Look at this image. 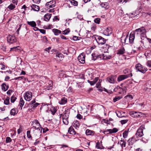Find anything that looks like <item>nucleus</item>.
Here are the masks:
<instances>
[{
    "mask_svg": "<svg viewBox=\"0 0 151 151\" xmlns=\"http://www.w3.org/2000/svg\"><path fill=\"white\" fill-rule=\"evenodd\" d=\"M15 6L12 4H11L7 7V8L9 10H13L15 8Z\"/></svg>",
    "mask_w": 151,
    "mask_h": 151,
    "instance_id": "72a5a7b5",
    "label": "nucleus"
},
{
    "mask_svg": "<svg viewBox=\"0 0 151 151\" xmlns=\"http://www.w3.org/2000/svg\"><path fill=\"white\" fill-rule=\"evenodd\" d=\"M144 128V125H141L138 129L137 132L135 134L136 136L138 137H142L143 135V131Z\"/></svg>",
    "mask_w": 151,
    "mask_h": 151,
    "instance_id": "20e7f679",
    "label": "nucleus"
},
{
    "mask_svg": "<svg viewBox=\"0 0 151 151\" xmlns=\"http://www.w3.org/2000/svg\"><path fill=\"white\" fill-rule=\"evenodd\" d=\"M16 99V98L14 96H12L11 97V101L12 103H14Z\"/></svg>",
    "mask_w": 151,
    "mask_h": 151,
    "instance_id": "603ef678",
    "label": "nucleus"
},
{
    "mask_svg": "<svg viewBox=\"0 0 151 151\" xmlns=\"http://www.w3.org/2000/svg\"><path fill=\"white\" fill-rule=\"evenodd\" d=\"M109 47V46L107 44L105 45L103 47V48L104 49V51L105 52H107Z\"/></svg>",
    "mask_w": 151,
    "mask_h": 151,
    "instance_id": "58836bf2",
    "label": "nucleus"
},
{
    "mask_svg": "<svg viewBox=\"0 0 151 151\" xmlns=\"http://www.w3.org/2000/svg\"><path fill=\"white\" fill-rule=\"evenodd\" d=\"M27 23L28 25H30L33 27H35L36 26V22L34 21L31 22L28 21Z\"/></svg>",
    "mask_w": 151,
    "mask_h": 151,
    "instance_id": "473e14b6",
    "label": "nucleus"
},
{
    "mask_svg": "<svg viewBox=\"0 0 151 151\" xmlns=\"http://www.w3.org/2000/svg\"><path fill=\"white\" fill-rule=\"evenodd\" d=\"M23 130V129L22 127H20L17 130V133L18 134H20Z\"/></svg>",
    "mask_w": 151,
    "mask_h": 151,
    "instance_id": "4d7b16f0",
    "label": "nucleus"
},
{
    "mask_svg": "<svg viewBox=\"0 0 151 151\" xmlns=\"http://www.w3.org/2000/svg\"><path fill=\"white\" fill-rule=\"evenodd\" d=\"M112 32V29L110 27H107L103 31V34L106 36H109Z\"/></svg>",
    "mask_w": 151,
    "mask_h": 151,
    "instance_id": "1a4fd4ad",
    "label": "nucleus"
},
{
    "mask_svg": "<svg viewBox=\"0 0 151 151\" xmlns=\"http://www.w3.org/2000/svg\"><path fill=\"white\" fill-rule=\"evenodd\" d=\"M124 73L125 74H129L131 73L130 70L128 69H126L123 71Z\"/></svg>",
    "mask_w": 151,
    "mask_h": 151,
    "instance_id": "49530a36",
    "label": "nucleus"
},
{
    "mask_svg": "<svg viewBox=\"0 0 151 151\" xmlns=\"http://www.w3.org/2000/svg\"><path fill=\"white\" fill-rule=\"evenodd\" d=\"M24 104V101L22 98H21L20 100L19 104L20 107H22Z\"/></svg>",
    "mask_w": 151,
    "mask_h": 151,
    "instance_id": "a19ab883",
    "label": "nucleus"
},
{
    "mask_svg": "<svg viewBox=\"0 0 151 151\" xmlns=\"http://www.w3.org/2000/svg\"><path fill=\"white\" fill-rule=\"evenodd\" d=\"M94 22L95 23L99 24L100 22V19L99 18L95 19L94 20Z\"/></svg>",
    "mask_w": 151,
    "mask_h": 151,
    "instance_id": "3c124183",
    "label": "nucleus"
},
{
    "mask_svg": "<svg viewBox=\"0 0 151 151\" xmlns=\"http://www.w3.org/2000/svg\"><path fill=\"white\" fill-rule=\"evenodd\" d=\"M111 133L116 132L118 131V129L115 128H114L112 129H111Z\"/></svg>",
    "mask_w": 151,
    "mask_h": 151,
    "instance_id": "864d4df0",
    "label": "nucleus"
},
{
    "mask_svg": "<svg viewBox=\"0 0 151 151\" xmlns=\"http://www.w3.org/2000/svg\"><path fill=\"white\" fill-rule=\"evenodd\" d=\"M51 14H46L44 16V19L46 21H48L50 18Z\"/></svg>",
    "mask_w": 151,
    "mask_h": 151,
    "instance_id": "b1692460",
    "label": "nucleus"
},
{
    "mask_svg": "<svg viewBox=\"0 0 151 151\" xmlns=\"http://www.w3.org/2000/svg\"><path fill=\"white\" fill-rule=\"evenodd\" d=\"M63 54L60 52H58L56 54V59L57 61L60 62L62 61L63 58Z\"/></svg>",
    "mask_w": 151,
    "mask_h": 151,
    "instance_id": "4468645a",
    "label": "nucleus"
},
{
    "mask_svg": "<svg viewBox=\"0 0 151 151\" xmlns=\"http://www.w3.org/2000/svg\"><path fill=\"white\" fill-rule=\"evenodd\" d=\"M24 99L27 101H30L32 98V93L30 91H27L24 94Z\"/></svg>",
    "mask_w": 151,
    "mask_h": 151,
    "instance_id": "423d86ee",
    "label": "nucleus"
},
{
    "mask_svg": "<svg viewBox=\"0 0 151 151\" xmlns=\"http://www.w3.org/2000/svg\"><path fill=\"white\" fill-rule=\"evenodd\" d=\"M111 129H107L105 131L103 132V133L105 134H111Z\"/></svg>",
    "mask_w": 151,
    "mask_h": 151,
    "instance_id": "37998d69",
    "label": "nucleus"
},
{
    "mask_svg": "<svg viewBox=\"0 0 151 151\" xmlns=\"http://www.w3.org/2000/svg\"><path fill=\"white\" fill-rule=\"evenodd\" d=\"M52 32L55 35H58L59 34L61 33V31L60 30L56 29H53Z\"/></svg>",
    "mask_w": 151,
    "mask_h": 151,
    "instance_id": "412c9836",
    "label": "nucleus"
},
{
    "mask_svg": "<svg viewBox=\"0 0 151 151\" xmlns=\"http://www.w3.org/2000/svg\"><path fill=\"white\" fill-rule=\"evenodd\" d=\"M144 15L146 17H151V13L149 12L144 13Z\"/></svg>",
    "mask_w": 151,
    "mask_h": 151,
    "instance_id": "13d9d810",
    "label": "nucleus"
},
{
    "mask_svg": "<svg viewBox=\"0 0 151 151\" xmlns=\"http://www.w3.org/2000/svg\"><path fill=\"white\" fill-rule=\"evenodd\" d=\"M87 82L88 83H89L91 86H93L95 84L93 81H90L89 80H88Z\"/></svg>",
    "mask_w": 151,
    "mask_h": 151,
    "instance_id": "bf43d9fd",
    "label": "nucleus"
},
{
    "mask_svg": "<svg viewBox=\"0 0 151 151\" xmlns=\"http://www.w3.org/2000/svg\"><path fill=\"white\" fill-rule=\"evenodd\" d=\"M115 78L114 76H111L107 79L108 81L111 83H114L115 82Z\"/></svg>",
    "mask_w": 151,
    "mask_h": 151,
    "instance_id": "393cba45",
    "label": "nucleus"
},
{
    "mask_svg": "<svg viewBox=\"0 0 151 151\" xmlns=\"http://www.w3.org/2000/svg\"><path fill=\"white\" fill-rule=\"evenodd\" d=\"M138 140V137L135 135L129 139L128 140V142L130 145H132L136 141H137Z\"/></svg>",
    "mask_w": 151,
    "mask_h": 151,
    "instance_id": "ddd939ff",
    "label": "nucleus"
},
{
    "mask_svg": "<svg viewBox=\"0 0 151 151\" xmlns=\"http://www.w3.org/2000/svg\"><path fill=\"white\" fill-rule=\"evenodd\" d=\"M95 39L99 45H104L106 42L105 39L100 36H96Z\"/></svg>",
    "mask_w": 151,
    "mask_h": 151,
    "instance_id": "7ed1b4c3",
    "label": "nucleus"
},
{
    "mask_svg": "<svg viewBox=\"0 0 151 151\" xmlns=\"http://www.w3.org/2000/svg\"><path fill=\"white\" fill-rule=\"evenodd\" d=\"M32 9L35 11H38L40 10L39 6L35 4H33L31 6Z\"/></svg>",
    "mask_w": 151,
    "mask_h": 151,
    "instance_id": "bb28decb",
    "label": "nucleus"
},
{
    "mask_svg": "<svg viewBox=\"0 0 151 151\" xmlns=\"http://www.w3.org/2000/svg\"><path fill=\"white\" fill-rule=\"evenodd\" d=\"M40 130V129H36L33 130L34 132L33 134L34 136H37L38 137H40V136L42 132V128H41V132H40V133L39 134L38 132L39 130Z\"/></svg>",
    "mask_w": 151,
    "mask_h": 151,
    "instance_id": "f3484780",
    "label": "nucleus"
},
{
    "mask_svg": "<svg viewBox=\"0 0 151 151\" xmlns=\"http://www.w3.org/2000/svg\"><path fill=\"white\" fill-rule=\"evenodd\" d=\"M53 20L54 21H59V19L58 18V17L57 16H55L54 17Z\"/></svg>",
    "mask_w": 151,
    "mask_h": 151,
    "instance_id": "69168bd1",
    "label": "nucleus"
},
{
    "mask_svg": "<svg viewBox=\"0 0 151 151\" xmlns=\"http://www.w3.org/2000/svg\"><path fill=\"white\" fill-rule=\"evenodd\" d=\"M18 113V111L16 109H12L10 111V114L11 115L13 116L16 115Z\"/></svg>",
    "mask_w": 151,
    "mask_h": 151,
    "instance_id": "c85d7f7f",
    "label": "nucleus"
},
{
    "mask_svg": "<svg viewBox=\"0 0 151 151\" xmlns=\"http://www.w3.org/2000/svg\"><path fill=\"white\" fill-rule=\"evenodd\" d=\"M67 101V99L64 97L62 98L59 101V104L60 105H64L65 104Z\"/></svg>",
    "mask_w": 151,
    "mask_h": 151,
    "instance_id": "aec40b11",
    "label": "nucleus"
},
{
    "mask_svg": "<svg viewBox=\"0 0 151 151\" xmlns=\"http://www.w3.org/2000/svg\"><path fill=\"white\" fill-rule=\"evenodd\" d=\"M147 66L151 67V60L148 61L147 63Z\"/></svg>",
    "mask_w": 151,
    "mask_h": 151,
    "instance_id": "0e129e2a",
    "label": "nucleus"
},
{
    "mask_svg": "<svg viewBox=\"0 0 151 151\" xmlns=\"http://www.w3.org/2000/svg\"><path fill=\"white\" fill-rule=\"evenodd\" d=\"M57 107H52L50 110L52 114H55L57 111Z\"/></svg>",
    "mask_w": 151,
    "mask_h": 151,
    "instance_id": "f704fd0d",
    "label": "nucleus"
},
{
    "mask_svg": "<svg viewBox=\"0 0 151 151\" xmlns=\"http://www.w3.org/2000/svg\"><path fill=\"white\" fill-rule=\"evenodd\" d=\"M86 134L87 135H92L94 134V132L92 130L88 129L86 131Z\"/></svg>",
    "mask_w": 151,
    "mask_h": 151,
    "instance_id": "7c9ffc66",
    "label": "nucleus"
},
{
    "mask_svg": "<svg viewBox=\"0 0 151 151\" xmlns=\"http://www.w3.org/2000/svg\"><path fill=\"white\" fill-rule=\"evenodd\" d=\"M129 114L132 116L134 117H141L143 114L140 112L136 111L131 112Z\"/></svg>",
    "mask_w": 151,
    "mask_h": 151,
    "instance_id": "9d476101",
    "label": "nucleus"
},
{
    "mask_svg": "<svg viewBox=\"0 0 151 151\" xmlns=\"http://www.w3.org/2000/svg\"><path fill=\"white\" fill-rule=\"evenodd\" d=\"M132 73H130L129 74L120 75L117 78V81L119 82L129 77H132Z\"/></svg>",
    "mask_w": 151,
    "mask_h": 151,
    "instance_id": "39448f33",
    "label": "nucleus"
},
{
    "mask_svg": "<svg viewBox=\"0 0 151 151\" xmlns=\"http://www.w3.org/2000/svg\"><path fill=\"white\" fill-rule=\"evenodd\" d=\"M145 32V30L144 27H141L135 30L134 33L135 35H144Z\"/></svg>",
    "mask_w": 151,
    "mask_h": 151,
    "instance_id": "0eeeda50",
    "label": "nucleus"
},
{
    "mask_svg": "<svg viewBox=\"0 0 151 151\" xmlns=\"http://www.w3.org/2000/svg\"><path fill=\"white\" fill-rule=\"evenodd\" d=\"M122 96H116L115 98L114 99V101L115 102H116V101L119 100L120 99L122 98Z\"/></svg>",
    "mask_w": 151,
    "mask_h": 151,
    "instance_id": "79ce46f5",
    "label": "nucleus"
},
{
    "mask_svg": "<svg viewBox=\"0 0 151 151\" xmlns=\"http://www.w3.org/2000/svg\"><path fill=\"white\" fill-rule=\"evenodd\" d=\"M70 31L69 28L67 29L66 30L63 31V34L64 35H67Z\"/></svg>",
    "mask_w": 151,
    "mask_h": 151,
    "instance_id": "ea45409f",
    "label": "nucleus"
},
{
    "mask_svg": "<svg viewBox=\"0 0 151 151\" xmlns=\"http://www.w3.org/2000/svg\"><path fill=\"white\" fill-rule=\"evenodd\" d=\"M4 103L6 105H8L9 103V98L7 97L4 101Z\"/></svg>",
    "mask_w": 151,
    "mask_h": 151,
    "instance_id": "c03bdc74",
    "label": "nucleus"
},
{
    "mask_svg": "<svg viewBox=\"0 0 151 151\" xmlns=\"http://www.w3.org/2000/svg\"><path fill=\"white\" fill-rule=\"evenodd\" d=\"M125 51L124 49V48H122L118 50L116 53L118 55H122L124 53Z\"/></svg>",
    "mask_w": 151,
    "mask_h": 151,
    "instance_id": "c756f323",
    "label": "nucleus"
},
{
    "mask_svg": "<svg viewBox=\"0 0 151 151\" xmlns=\"http://www.w3.org/2000/svg\"><path fill=\"white\" fill-rule=\"evenodd\" d=\"M85 55L84 53L81 54L78 57V59L79 61L82 64H84L85 62Z\"/></svg>",
    "mask_w": 151,
    "mask_h": 151,
    "instance_id": "9b49d317",
    "label": "nucleus"
},
{
    "mask_svg": "<svg viewBox=\"0 0 151 151\" xmlns=\"http://www.w3.org/2000/svg\"><path fill=\"white\" fill-rule=\"evenodd\" d=\"M135 35L134 33H131L129 35V42L130 43H132L134 41V35Z\"/></svg>",
    "mask_w": 151,
    "mask_h": 151,
    "instance_id": "a211bd4d",
    "label": "nucleus"
},
{
    "mask_svg": "<svg viewBox=\"0 0 151 151\" xmlns=\"http://www.w3.org/2000/svg\"><path fill=\"white\" fill-rule=\"evenodd\" d=\"M102 56L103 59L104 60L110 59L112 57L111 56L106 54H103Z\"/></svg>",
    "mask_w": 151,
    "mask_h": 151,
    "instance_id": "6ab92c4d",
    "label": "nucleus"
},
{
    "mask_svg": "<svg viewBox=\"0 0 151 151\" xmlns=\"http://www.w3.org/2000/svg\"><path fill=\"white\" fill-rule=\"evenodd\" d=\"M76 117L77 119H82V116L80 114H78L76 116Z\"/></svg>",
    "mask_w": 151,
    "mask_h": 151,
    "instance_id": "052dcab7",
    "label": "nucleus"
},
{
    "mask_svg": "<svg viewBox=\"0 0 151 151\" xmlns=\"http://www.w3.org/2000/svg\"><path fill=\"white\" fill-rule=\"evenodd\" d=\"M12 141V139L9 137H7L6 139V143H10Z\"/></svg>",
    "mask_w": 151,
    "mask_h": 151,
    "instance_id": "8fccbe9b",
    "label": "nucleus"
},
{
    "mask_svg": "<svg viewBox=\"0 0 151 151\" xmlns=\"http://www.w3.org/2000/svg\"><path fill=\"white\" fill-rule=\"evenodd\" d=\"M32 127L31 129H40V130H39L38 133L39 134H40L42 127L38 121L37 119H35L32 122Z\"/></svg>",
    "mask_w": 151,
    "mask_h": 151,
    "instance_id": "f257e3e1",
    "label": "nucleus"
},
{
    "mask_svg": "<svg viewBox=\"0 0 151 151\" xmlns=\"http://www.w3.org/2000/svg\"><path fill=\"white\" fill-rule=\"evenodd\" d=\"M128 134V131L127 130H125L123 133V136L124 138H127Z\"/></svg>",
    "mask_w": 151,
    "mask_h": 151,
    "instance_id": "e433bc0d",
    "label": "nucleus"
},
{
    "mask_svg": "<svg viewBox=\"0 0 151 151\" xmlns=\"http://www.w3.org/2000/svg\"><path fill=\"white\" fill-rule=\"evenodd\" d=\"M27 137L29 139H32V137L31 135L30 134V131H28L27 132Z\"/></svg>",
    "mask_w": 151,
    "mask_h": 151,
    "instance_id": "09e8293b",
    "label": "nucleus"
},
{
    "mask_svg": "<svg viewBox=\"0 0 151 151\" xmlns=\"http://www.w3.org/2000/svg\"><path fill=\"white\" fill-rule=\"evenodd\" d=\"M40 32L43 34L45 33V30L44 29H39Z\"/></svg>",
    "mask_w": 151,
    "mask_h": 151,
    "instance_id": "e2e57ef3",
    "label": "nucleus"
},
{
    "mask_svg": "<svg viewBox=\"0 0 151 151\" xmlns=\"http://www.w3.org/2000/svg\"><path fill=\"white\" fill-rule=\"evenodd\" d=\"M127 121L128 120H123L121 121V124H123L126 123Z\"/></svg>",
    "mask_w": 151,
    "mask_h": 151,
    "instance_id": "680f3d73",
    "label": "nucleus"
},
{
    "mask_svg": "<svg viewBox=\"0 0 151 151\" xmlns=\"http://www.w3.org/2000/svg\"><path fill=\"white\" fill-rule=\"evenodd\" d=\"M125 98H127V99L129 100H131L133 99V97L132 95H127L125 96Z\"/></svg>",
    "mask_w": 151,
    "mask_h": 151,
    "instance_id": "6e6d98bb",
    "label": "nucleus"
},
{
    "mask_svg": "<svg viewBox=\"0 0 151 151\" xmlns=\"http://www.w3.org/2000/svg\"><path fill=\"white\" fill-rule=\"evenodd\" d=\"M102 81L101 80L99 79V82L98 83H97L96 84V87L97 88H99L100 87L101 84L100 83Z\"/></svg>",
    "mask_w": 151,
    "mask_h": 151,
    "instance_id": "5fc2aeb1",
    "label": "nucleus"
},
{
    "mask_svg": "<svg viewBox=\"0 0 151 151\" xmlns=\"http://www.w3.org/2000/svg\"><path fill=\"white\" fill-rule=\"evenodd\" d=\"M20 47L19 46H18L16 47H14L12 48H10V51H16L17 50H19L20 49Z\"/></svg>",
    "mask_w": 151,
    "mask_h": 151,
    "instance_id": "4c0bfd02",
    "label": "nucleus"
},
{
    "mask_svg": "<svg viewBox=\"0 0 151 151\" xmlns=\"http://www.w3.org/2000/svg\"><path fill=\"white\" fill-rule=\"evenodd\" d=\"M127 90V88L126 87H124L122 88L119 86H117L114 89V91H117V90H118L119 91L122 90L124 93L126 92Z\"/></svg>",
    "mask_w": 151,
    "mask_h": 151,
    "instance_id": "2eb2a0df",
    "label": "nucleus"
},
{
    "mask_svg": "<svg viewBox=\"0 0 151 151\" xmlns=\"http://www.w3.org/2000/svg\"><path fill=\"white\" fill-rule=\"evenodd\" d=\"M12 92V90H9L7 92V94L9 95H10Z\"/></svg>",
    "mask_w": 151,
    "mask_h": 151,
    "instance_id": "774afa93",
    "label": "nucleus"
},
{
    "mask_svg": "<svg viewBox=\"0 0 151 151\" xmlns=\"http://www.w3.org/2000/svg\"><path fill=\"white\" fill-rule=\"evenodd\" d=\"M73 125L75 128L77 129L79 127L80 124L78 121L77 120H76L74 121L73 122Z\"/></svg>",
    "mask_w": 151,
    "mask_h": 151,
    "instance_id": "4be33fe9",
    "label": "nucleus"
},
{
    "mask_svg": "<svg viewBox=\"0 0 151 151\" xmlns=\"http://www.w3.org/2000/svg\"><path fill=\"white\" fill-rule=\"evenodd\" d=\"M69 112L68 111L65 110L64 114L63 115V118L68 119Z\"/></svg>",
    "mask_w": 151,
    "mask_h": 151,
    "instance_id": "cd10ccee",
    "label": "nucleus"
},
{
    "mask_svg": "<svg viewBox=\"0 0 151 151\" xmlns=\"http://www.w3.org/2000/svg\"><path fill=\"white\" fill-rule=\"evenodd\" d=\"M68 132L70 134H76V132L72 127H70L69 128L68 130Z\"/></svg>",
    "mask_w": 151,
    "mask_h": 151,
    "instance_id": "a878e982",
    "label": "nucleus"
},
{
    "mask_svg": "<svg viewBox=\"0 0 151 151\" xmlns=\"http://www.w3.org/2000/svg\"><path fill=\"white\" fill-rule=\"evenodd\" d=\"M63 123L66 125H67L68 124V119L63 118Z\"/></svg>",
    "mask_w": 151,
    "mask_h": 151,
    "instance_id": "a18cd8bd",
    "label": "nucleus"
},
{
    "mask_svg": "<svg viewBox=\"0 0 151 151\" xmlns=\"http://www.w3.org/2000/svg\"><path fill=\"white\" fill-rule=\"evenodd\" d=\"M56 2L55 0H52L47 2L45 6L47 8H51L54 7L55 6Z\"/></svg>",
    "mask_w": 151,
    "mask_h": 151,
    "instance_id": "6e6552de",
    "label": "nucleus"
},
{
    "mask_svg": "<svg viewBox=\"0 0 151 151\" xmlns=\"http://www.w3.org/2000/svg\"><path fill=\"white\" fill-rule=\"evenodd\" d=\"M100 6L102 8L105 9H108L109 8V4L107 2H102Z\"/></svg>",
    "mask_w": 151,
    "mask_h": 151,
    "instance_id": "dca6fc26",
    "label": "nucleus"
},
{
    "mask_svg": "<svg viewBox=\"0 0 151 151\" xmlns=\"http://www.w3.org/2000/svg\"><path fill=\"white\" fill-rule=\"evenodd\" d=\"M99 80V79L98 77H96L94 78V80L93 81L95 84Z\"/></svg>",
    "mask_w": 151,
    "mask_h": 151,
    "instance_id": "338daca9",
    "label": "nucleus"
},
{
    "mask_svg": "<svg viewBox=\"0 0 151 151\" xmlns=\"http://www.w3.org/2000/svg\"><path fill=\"white\" fill-rule=\"evenodd\" d=\"M1 86L2 90L4 91H6L9 88L8 85L5 83L3 84Z\"/></svg>",
    "mask_w": 151,
    "mask_h": 151,
    "instance_id": "5701e85b",
    "label": "nucleus"
},
{
    "mask_svg": "<svg viewBox=\"0 0 151 151\" xmlns=\"http://www.w3.org/2000/svg\"><path fill=\"white\" fill-rule=\"evenodd\" d=\"M127 39H128V35L126 36H122L121 37V40L122 42L125 43L127 42L126 40Z\"/></svg>",
    "mask_w": 151,
    "mask_h": 151,
    "instance_id": "2f4dec72",
    "label": "nucleus"
},
{
    "mask_svg": "<svg viewBox=\"0 0 151 151\" xmlns=\"http://www.w3.org/2000/svg\"><path fill=\"white\" fill-rule=\"evenodd\" d=\"M70 2L74 6H77L78 5L77 2L74 0H70Z\"/></svg>",
    "mask_w": 151,
    "mask_h": 151,
    "instance_id": "de8ad7c7",
    "label": "nucleus"
},
{
    "mask_svg": "<svg viewBox=\"0 0 151 151\" xmlns=\"http://www.w3.org/2000/svg\"><path fill=\"white\" fill-rule=\"evenodd\" d=\"M135 68L137 71H139L142 73H145L147 70L146 68L144 67L140 63L136 64L135 66Z\"/></svg>",
    "mask_w": 151,
    "mask_h": 151,
    "instance_id": "f03ea898",
    "label": "nucleus"
},
{
    "mask_svg": "<svg viewBox=\"0 0 151 151\" xmlns=\"http://www.w3.org/2000/svg\"><path fill=\"white\" fill-rule=\"evenodd\" d=\"M7 38L8 42L10 44L15 42L17 40L15 37L13 35H9Z\"/></svg>",
    "mask_w": 151,
    "mask_h": 151,
    "instance_id": "f8f14e48",
    "label": "nucleus"
},
{
    "mask_svg": "<svg viewBox=\"0 0 151 151\" xmlns=\"http://www.w3.org/2000/svg\"><path fill=\"white\" fill-rule=\"evenodd\" d=\"M119 143L121 146L123 147H125L126 146V142L122 140H121L119 142H118Z\"/></svg>",
    "mask_w": 151,
    "mask_h": 151,
    "instance_id": "c9c22d12",
    "label": "nucleus"
}]
</instances>
